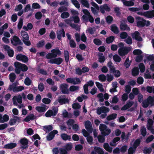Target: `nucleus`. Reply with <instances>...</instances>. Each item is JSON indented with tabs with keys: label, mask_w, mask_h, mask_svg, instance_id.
<instances>
[{
	"label": "nucleus",
	"mask_w": 154,
	"mask_h": 154,
	"mask_svg": "<svg viewBox=\"0 0 154 154\" xmlns=\"http://www.w3.org/2000/svg\"><path fill=\"white\" fill-rule=\"evenodd\" d=\"M137 26L139 28H142L144 26H148L150 25V22L149 20H146L143 18L140 17H136Z\"/></svg>",
	"instance_id": "obj_1"
},
{
	"label": "nucleus",
	"mask_w": 154,
	"mask_h": 154,
	"mask_svg": "<svg viewBox=\"0 0 154 154\" xmlns=\"http://www.w3.org/2000/svg\"><path fill=\"white\" fill-rule=\"evenodd\" d=\"M14 66L15 67V72L17 74H19L20 73L21 71L26 72L28 69V67L26 65L22 64L19 62H15Z\"/></svg>",
	"instance_id": "obj_2"
},
{
	"label": "nucleus",
	"mask_w": 154,
	"mask_h": 154,
	"mask_svg": "<svg viewBox=\"0 0 154 154\" xmlns=\"http://www.w3.org/2000/svg\"><path fill=\"white\" fill-rule=\"evenodd\" d=\"M82 12L85 14L82 17L83 22H87L89 21L91 23H93L94 19L89 11L87 9H84L82 10Z\"/></svg>",
	"instance_id": "obj_3"
},
{
	"label": "nucleus",
	"mask_w": 154,
	"mask_h": 154,
	"mask_svg": "<svg viewBox=\"0 0 154 154\" xmlns=\"http://www.w3.org/2000/svg\"><path fill=\"white\" fill-rule=\"evenodd\" d=\"M99 129L101 131L102 135L105 136L108 135L111 133V130L107 128V127L104 124H100L99 126Z\"/></svg>",
	"instance_id": "obj_4"
},
{
	"label": "nucleus",
	"mask_w": 154,
	"mask_h": 154,
	"mask_svg": "<svg viewBox=\"0 0 154 154\" xmlns=\"http://www.w3.org/2000/svg\"><path fill=\"white\" fill-rule=\"evenodd\" d=\"M131 48L128 47L120 48L118 50V53L120 56L123 57L127 55L131 51Z\"/></svg>",
	"instance_id": "obj_5"
},
{
	"label": "nucleus",
	"mask_w": 154,
	"mask_h": 154,
	"mask_svg": "<svg viewBox=\"0 0 154 154\" xmlns=\"http://www.w3.org/2000/svg\"><path fill=\"white\" fill-rule=\"evenodd\" d=\"M153 97L151 96H149L147 99L144 100L142 103V106L143 108H147L149 104L151 106L153 105Z\"/></svg>",
	"instance_id": "obj_6"
},
{
	"label": "nucleus",
	"mask_w": 154,
	"mask_h": 154,
	"mask_svg": "<svg viewBox=\"0 0 154 154\" xmlns=\"http://www.w3.org/2000/svg\"><path fill=\"white\" fill-rule=\"evenodd\" d=\"M11 44L14 46H16L18 45H22L23 44L19 38L16 35L14 36L12 39H11Z\"/></svg>",
	"instance_id": "obj_7"
},
{
	"label": "nucleus",
	"mask_w": 154,
	"mask_h": 154,
	"mask_svg": "<svg viewBox=\"0 0 154 154\" xmlns=\"http://www.w3.org/2000/svg\"><path fill=\"white\" fill-rule=\"evenodd\" d=\"M58 111V109L56 108L53 109V110L49 109L45 113V116L47 117H50L51 116H54L57 115Z\"/></svg>",
	"instance_id": "obj_8"
},
{
	"label": "nucleus",
	"mask_w": 154,
	"mask_h": 154,
	"mask_svg": "<svg viewBox=\"0 0 154 154\" xmlns=\"http://www.w3.org/2000/svg\"><path fill=\"white\" fill-rule=\"evenodd\" d=\"M63 61V59L61 57H55L53 59H50L48 61V63L51 64H56L57 65H59L61 64Z\"/></svg>",
	"instance_id": "obj_9"
},
{
	"label": "nucleus",
	"mask_w": 154,
	"mask_h": 154,
	"mask_svg": "<svg viewBox=\"0 0 154 154\" xmlns=\"http://www.w3.org/2000/svg\"><path fill=\"white\" fill-rule=\"evenodd\" d=\"M68 85L65 83L62 84L60 85V89L63 94H69V90L68 89Z\"/></svg>",
	"instance_id": "obj_10"
},
{
	"label": "nucleus",
	"mask_w": 154,
	"mask_h": 154,
	"mask_svg": "<svg viewBox=\"0 0 154 154\" xmlns=\"http://www.w3.org/2000/svg\"><path fill=\"white\" fill-rule=\"evenodd\" d=\"M17 122L18 123L20 122V117L14 116L13 119H10L9 123L10 125L12 126L15 125Z\"/></svg>",
	"instance_id": "obj_11"
},
{
	"label": "nucleus",
	"mask_w": 154,
	"mask_h": 154,
	"mask_svg": "<svg viewBox=\"0 0 154 154\" xmlns=\"http://www.w3.org/2000/svg\"><path fill=\"white\" fill-rule=\"evenodd\" d=\"M140 35L139 32L136 31L132 33L131 36L133 39H134L140 42L142 41V38Z\"/></svg>",
	"instance_id": "obj_12"
},
{
	"label": "nucleus",
	"mask_w": 154,
	"mask_h": 154,
	"mask_svg": "<svg viewBox=\"0 0 154 154\" xmlns=\"http://www.w3.org/2000/svg\"><path fill=\"white\" fill-rule=\"evenodd\" d=\"M57 39L60 40H61L62 36L63 37H65V32L63 28L57 30Z\"/></svg>",
	"instance_id": "obj_13"
},
{
	"label": "nucleus",
	"mask_w": 154,
	"mask_h": 154,
	"mask_svg": "<svg viewBox=\"0 0 154 154\" xmlns=\"http://www.w3.org/2000/svg\"><path fill=\"white\" fill-rule=\"evenodd\" d=\"M20 143L22 145L21 147L23 149H26L28 147V141L26 138L21 139L20 140Z\"/></svg>",
	"instance_id": "obj_14"
},
{
	"label": "nucleus",
	"mask_w": 154,
	"mask_h": 154,
	"mask_svg": "<svg viewBox=\"0 0 154 154\" xmlns=\"http://www.w3.org/2000/svg\"><path fill=\"white\" fill-rule=\"evenodd\" d=\"M85 128L89 132L91 133L93 131V128L91 122L89 120L85 122Z\"/></svg>",
	"instance_id": "obj_15"
},
{
	"label": "nucleus",
	"mask_w": 154,
	"mask_h": 154,
	"mask_svg": "<svg viewBox=\"0 0 154 154\" xmlns=\"http://www.w3.org/2000/svg\"><path fill=\"white\" fill-rule=\"evenodd\" d=\"M110 8L107 5V4H105L103 5L100 6V10L102 14H104L105 13V10L107 11H110Z\"/></svg>",
	"instance_id": "obj_16"
},
{
	"label": "nucleus",
	"mask_w": 154,
	"mask_h": 154,
	"mask_svg": "<svg viewBox=\"0 0 154 154\" xmlns=\"http://www.w3.org/2000/svg\"><path fill=\"white\" fill-rule=\"evenodd\" d=\"M113 63L111 61H109L107 64V66L109 69V72L110 73H114L116 72V68L113 65Z\"/></svg>",
	"instance_id": "obj_17"
},
{
	"label": "nucleus",
	"mask_w": 154,
	"mask_h": 154,
	"mask_svg": "<svg viewBox=\"0 0 154 154\" xmlns=\"http://www.w3.org/2000/svg\"><path fill=\"white\" fill-rule=\"evenodd\" d=\"M65 97L64 95H61L59 97L58 102L61 104H65L66 103L69 102V100L67 98H61V97Z\"/></svg>",
	"instance_id": "obj_18"
},
{
	"label": "nucleus",
	"mask_w": 154,
	"mask_h": 154,
	"mask_svg": "<svg viewBox=\"0 0 154 154\" xmlns=\"http://www.w3.org/2000/svg\"><path fill=\"white\" fill-rule=\"evenodd\" d=\"M51 52L53 53L55 58L57 56H60L61 54V52L58 48H56L52 49Z\"/></svg>",
	"instance_id": "obj_19"
},
{
	"label": "nucleus",
	"mask_w": 154,
	"mask_h": 154,
	"mask_svg": "<svg viewBox=\"0 0 154 154\" xmlns=\"http://www.w3.org/2000/svg\"><path fill=\"white\" fill-rule=\"evenodd\" d=\"M17 146V144L16 143H11L5 145L4 148L6 149H11Z\"/></svg>",
	"instance_id": "obj_20"
},
{
	"label": "nucleus",
	"mask_w": 154,
	"mask_h": 154,
	"mask_svg": "<svg viewBox=\"0 0 154 154\" xmlns=\"http://www.w3.org/2000/svg\"><path fill=\"white\" fill-rule=\"evenodd\" d=\"M60 136L62 139L65 141L68 140L69 141H71V137L70 135H68L66 134H62Z\"/></svg>",
	"instance_id": "obj_21"
},
{
	"label": "nucleus",
	"mask_w": 154,
	"mask_h": 154,
	"mask_svg": "<svg viewBox=\"0 0 154 154\" xmlns=\"http://www.w3.org/2000/svg\"><path fill=\"white\" fill-rule=\"evenodd\" d=\"M139 73V68L137 67H134L131 70V75L133 76H136Z\"/></svg>",
	"instance_id": "obj_22"
},
{
	"label": "nucleus",
	"mask_w": 154,
	"mask_h": 154,
	"mask_svg": "<svg viewBox=\"0 0 154 154\" xmlns=\"http://www.w3.org/2000/svg\"><path fill=\"white\" fill-rule=\"evenodd\" d=\"M29 39V36H26V37L23 38L22 41L24 43L26 46H29L31 45V43Z\"/></svg>",
	"instance_id": "obj_23"
},
{
	"label": "nucleus",
	"mask_w": 154,
	"mask_h": 154,
	"mask_svg": "<svg viewBox=\"0 0 154 154\" xmlns=\"http://www.w3.org/2000/svg\"><path fill=\"white\" fill-rule=\"evenodd\" d=\"M110 28L111 30L115 34H117L119 33L118 28L116 24H112Z\"/></svg>",
	"instance_id": "obj_24"
},
{
	"label": "nucleus",
	"mask_w": 154,
	"mask_h": 154,
	"mask_svg": "<svg viewBox=\"0 0 154 154\" xmlns=\"http://www.w3.org/2000/svg\"><path fill=\"white\" fill-rule=\"evenodd\" d=\"M120 28L121 30L125 31L126 30L128 31L130 30V28L128 26V25L122 23L120 24Z\"/></svg>",
	"instance_id": "obj_25"
},
{
	"label": "nucleus",
	"mask_w": 154,
	"mask_h": 154,
	"mask_svg": "<svg viewBox=\"0 0 154 154\" xmlns=\"http://www.w3.org/2000/svg\"><path fill=\"white\" fill-rule=\"evenodd\" d=\"M98 56L99 62L100 63H103L106 59L104 56L103 55V53H100L98 54Z\"/></svg>",
	"instance_id": "obj_26"
},
{
	"label": "nucleus",
	"mask_w": 154,
	"mask_h": 154,
	"mask_svg": "<svg viewBox=\"0 0 154 154\" xmlns=\"http://www.w3.org/2000/svg\"><path fill=\"white\" fill-rule=\"evenodd\" d=\"M115 39V36L113 35L110 36L106 38V42L108 44L112 43Z\"/></svg>",
	"instance_id": "obj_27"
},
{
	"label": "nucleus",
	"mask_w": 154,
	"mask_h": 154,
	"mask_svg": "<svg viewBox=\"0 0 154 154\" xmlns=\"http://www.w3.org/2000/svg\"><path fill=\"white\" fill-rule=\"evenodd\" d=\"M53 129V127L51 125H49L44 126L43 127V130L46 132H49Z\"/></svg>",
	"instance_id": "obj_28"
},
{
	"label": "nucleus",
	"mask_w": 154,
	"mask_h": 154,
	"mask_svg": "<svg viewBox=\"0 0 154 154\" xmlns=\"http://www.w3.org/2000/svg\"><path fill=\"white\" fill-rule=\"evenodd\" d=\"M117 116V115L116 113H112L107 116L106 119L108 121H110L115 119Z\"/></svg>",
	"instance_id": "obj_29"
},
{
	"label": "nucleus",
	"mask_w": 154,
	"mask_h": 154,
	"mask_svg": "<svg viewBox=\"0 0 154 154\" xmlns=\"http://www.w3.org/2000/svg\"><path fill=\"white\" fill-rule=\"evenodd\" d=\"M131 61H130L128 57L126 58L124 63V66H125L126 68H128L131 65Z\"/></svg>",
	"instance_id": "obj_30"
},
{
	"label": "nucleus",
	"mask_w": 154,
	"mask_h": 154,
	"mask_svg": "<svg viewBox=\"0 0 154 154\" xmlns=\"http://www.w3.org/2000/svg\"><path fill=\"white\" fill-rule=\"evenodd\" d=\"M94 151L98 154H103L104 152L102 149L98 147H95L94 148Z\"/></svg>",
	"instance_id": "obj_31"
},
{
	"label": "nucleus",
	"mask_w": 154,
	"mask_h": 154,
	"mask_svg": "<svg viewBox=\"0 0 154 154\" xmlns=\"http://www.w3.org/2000/svg\"><path fill=\"white\" fill-rule=\"evenodd\" d=\"M105 136L99 135L97 136L98 141L100 143H103L105 142Z\"/></svg>",
	"instance_id": "obj_32"
},
{
	"label": "nucleus",
	"mask_w": 154,
	"mask_h": 154,
	"mask_svg": "<svg viewBox=\"0 0 154 154\" xmlns=\"http://www.w3.org/2000/svg\"><path fill=\"white\" fill-rule=\"evenodd\" d=\"M13 97V99H15L18 103L21 104L22 103V97L20 95H19L17 96H14Z\"/></svg>",
	"instance_id": "obj_33"
},
{
	"label": "nucleus",
	"mask_w": 154,
	"mask_h": 154,
	"mask_svg": "<svg viewBox=\"0 0 154 154\" xmlns=\"http://www.w3.org/2000/svg\"><path fill=\"white\" fill-rule=\"evenodd\" d=\"M69 12L65 11L62 12L60 15V17L62 19L66 18L69 16Z\"/></svg>",
	"instance_id": "obj_34"
},
{
	"label": "nucleus",
	"mask_w": 154,
	"mask_h": 154,
	"mask_svg": "<svg viewBox=\"0 0 154 154\" xmlns=\"http://www.w3.org/2000/svg\"><path fill=\"white\" fill-rule=\"evenodd\" d=\"M9 79L11 82H13L16 79V75L13 72L10 73L9 75Z\"/></svg>",
	"instance_id": "obj_35"
},
{
	"label": "nucleus",
	"mask_w": 154,
	"mask_h": 154,
	"mask_svg": "<svg viewBox=\"0 0 154 154\" xmlns=\"http://www.w3.org/2000/svg\"><path fill=\"white\" fill-rule=\"evenodd\" d=\"M80 3L84 6L87 8H89V5L88 0H81Z\"/></svg>",
	"instance_id": "obj_36"
},
{
	"label": "nucleus",
	"mask_w": 154,
	"mask_h": 154,
	"mask_svg": "<svg viewBox=\"0 0 154 154\" xmlns=\"http://www.w3.org/2000/svg\"><path fill=\"white\" fill-rule=\"evenodd\" d=\"M35 109L39 112H43L46 111L45 107L40 106H36L35 108Z\"/></svg>",
	"instance_id": "obj_37"
},
{
	"label": "nucleus",
	"mask_w": 154,
	"mask_h": 154,
	"mask_svg": "<svg viewBox=\"0 0 154 154\" xmlns=\"http://www.w3.org/2000/svg\"><path fill=\"white\" fill-rule=\"evenodd\" d=\"M113 58L114 60L116 62H120L121 60V58L117 54L114 55Z\"/></svg>",
	"instance_id": "obj_38"
},
{
	"label": "nucleus",
	"mask_w": 154,
	"mask_h": 154,
	"mask_svg": "<svg viewBox=\"0 0 154 154\" xmlns=\"http://www.w3.org/2000/svg\"><path fill=\"white\" fill-rule=\"evenodd\" d=\"M67 10V8L66 7L64 6H61L58 9V12L60 13L65 12Z\"/></svg>",
	"instance_id": "obj_39"
},
{
	"label": "nucleus",
	"mask_w": 154,
	"mask_h": 154,
	"mask_svg": "<svg viewBox=\"0 0 154 154\" xmlns=\"http://www.w3.org/2000/svg\"><path fill=\"white\" fill-rule=\"evenodd\" d=\"M79 89V87L77 86L72 85L69 88V91L73 92Z\"/></svg>",
	"instance_id": "obj_40"
},
{
	"label": "nucleus",
	"mask_w": 154,
	"mask_h": 154,
	"mask_svg": "<svg viewBox=\"0 0 154 154\" xmlns=\"http://www.w3.org/2000/svg\"><path fill=\"white\" fill-rule=\"evenodd\" d=\"M64 57L66 62L68 63L69 60V54L67 50L64 51Z\"/></svg>",
	"instance_id": "obj_41"
},
{
	"label": "nucleus",
	"mask_w": 154,
	"mask_h": 154,
	"mask_svg": "<svg viewBox=\"0 0 154 154\" xmlns=\"http://www.w3.org/2000/svg\"><path fill=\"white\" fill-rule=\"evenodd\" d=\"M71 2L76 8L79 9L80 8V4L77 0H71Z\"/></svg>",
	"instance_id": "obj_42"
},
{
	"label": "nucleus",
	"mask_w": 154,
	"mask_h": 154,
	"mask_svg": "<svg viewBox=\"0 0 154 154\" xmlns=\"http://www.w3.org/2000/svg\"><path fill=\"white\" fill-rule=\"evenodd\" d=\"M96 85L101 92H103L104 89L103 87V85L101 84L98 82H96Z\"/></svg>",
	"instance_id": "obj_43"
},
{
	"label": "nucleus",
	"mask_w": 154,
	"mask_h": 154,
	"mask_svg": "<svg viewBox=\"0 0 154 154\" xmlns=\"http://www.w3.org/2000/svg\"><path fill=\"white\" fill-rule=\"evenodd\" d=\"M94 43L97 45L99 46L102 45V42L98 38H95L93 40Z\"/></svg>",
	"instance_id": "obj_44"
},
{
	"label": "nucleus",
	"mask_w": 154,
	"mask_h": 154,
	"mask_svg": "<svg viewBox=\"0 0 154 154\" xmlns=\"http://www.w3.org/2000/svg\"><path fill=\"white\" fill-rule=\"evenodd\" d=\"M140 142L141 140L140 139L138 138L137 139L134 141L133 144V146L134 147L137 148L140 145Z\"/></svg>",
	"instance_id": "obj_45"
},
{
	"label": "nucleus",
	"mask_w": 154,
	"mask_h": 154,
	"mask_svg": "<svg viewBox=\"0 0 154 154\" xmlns=\"http://www.w3.org/2000/svg\"><path fill=\"white\" fill-rule=\"evenodd\" d=\"M113 20V18L112 16L109 15L106 18V23L108 24H111Z\"/></svg>",
	"instance_id": "obj_46"
},
{
	"label": "nucleus",
	"mask_w": 154,
	"mask_h": 154,
	"mask_svg": "<svg viewBox=\"0 0 154 154\" xmlns=\"http://www.w3.org/2000/svg\"><path fill=\"white\" fill-rule=\"evenodd\" d=\"M139 67L141 72L143 73L145 71V67L143 63H141L139 64Z\"/></svg>",
	"instance_id": "obj_47"
},
{
	"label": "nucleus",
	"mask_w": 154,
	"mask_h": 154,
	"mask_svg": "<svg viewBox=\"0 0 154 154\" xmlns=\"http://www.w3.org/2000/svg\"><path fill=\"white\" fill-rule=\"evenodd\" d=\"M140 131L141 134L143 136L145 137L146 135V131L144 126L142 127Z\"/></svg>",
	"instance_id": "obj_48"
},
{
	"label": "nucleus",
	"mask_w": 154,
	"mask_h": 154,
	"mask_svg": "<svg viewBox=\"0 0 154 154\" xmlns=\"http://www.w3.org/2000/svg\"><path fill=\"white\" fill-rule=\"evenodd\" d=\"M14 89L15 92H19L24 90V87L23 86H16Z\"/></svg>",
	"instance_id": "obj_49"
},
{
	"label": "nucleus",
	"mask_w": 154,
	"mask_h": 154,
	"mask_svg": "<svg viewBox=\"0 0 154 154\" xmlns=\"http://www.w3.org/2000/svg\"><path fill=\"white\" fill-rule=\"evenodd\" d=\"M98 78L100 81L103 82H105L106 80V76L103 74L99 75Z\"/></svg>",
	"instance_id": "obj_50"
},
{
	"label": "nucleus",
	"mask_w": 154,
	"mask_h": 154,
	"mask_svg": "<svg viewBox=\"0 0 154 154\" xmlns=\"http://www.w3.org/2000/svg\"><path fill=\"white\" fill-rule=\"evenodd\" d=\"M87 30L90 34L93 35L95 32L96 29L94 27L92 28L91 27H89L88 28Z\"/></svg>",
	"instance_id": "obj_51"
},
{
	"label": "nucleus",
	"mask_w": 154,
	"mask_h": 154,
	"mask_svg": "<svg viewBox=\"0 0 154 154\" xmlns=\"http://www.w3.org/2000/svg\"><path fill=\"white\" fill-rule=\"evenodd\" d=\"M72 108L75 109H78L81 107V106L78 103H74L72 105Z\"/></svg>",
	"instance_id": "obj_52"
},
{
	"label": "nucleus",
	"mask_w": 154,
	"mask_h": 154,
	"mask_svg": "<svg viewBox=\"0 0 154 154\" xmlns=\"http://www.w3.org/2000/svg\"><path fill=\"white\" fill-rule=\"evenodd\" d=\"M152 151L151 148L149 147V148H145L143 150V153L146 154H149L151 153Z\"/></svg>",
	"instance_id": "obj_53"
},
{
	"label": "nucleus",
	"mask_w": 154,
	"mask_h": 154,
	"mask_svg": "<svg viewBox=\"0 0 154 154\" xmlns=\"http://www.w3.org/2000/svg\"><path fill=\"white\" fill-rule=\"evenodd\" d=\"M23 19L20 18L19 20V22L17 24V28L19 29H20L23 26Z\"/></svg>",
	"instance_id": "obj_54"
},
{
	"label": "nucleus",
	"mask_w": 154,
	"mask_h": 154,
	"mask_svg": "<svg viewBox=\"0 0 154 154\" xmlns=\"http://www.w3.org/2000/svg\"><path fill=\"white\" fill-rule=\"evenodd\" d=\"M136 149V148L133 147H131L129 148L128 150V154H133L135 152Z\"/></svg>",
	"instance_id": "obj_55"
},
{
	"label": "nucleus",
	"mask_w": 154,
	"mask_h": 154,
	"mask_svg": "<svg viewBox=\"0 0 154 154\" xmlns=\"http://www.w3.org/2000/svg\"><path fill=\"white\" fill-rule=\"evenodd\" d=\"M133 53L134 55L138 56L141 54L142 51L140 49H135L134 50Z\"/></svg>",
	"instance_id": "obj_56"
},
{
	"label": "nucleus",
	"mask_w": 154,
	"mask_h": 154,
	"mask_svg": "<svg viewBox=\"0 0 154 154\" xmlns=\"http://www.w3.org/2000/svg\"><path fill=\"white\" fill-rule=\"evenodd\" d=\"M69 44L71 48H75L76 46V43L73 39H72L69 41Z\"/></svg>",
	"instance_id": "obj_57"
},
{
	"label": "nucleus",
	"mask_w": 154,
	"mask_h": 154,
	"mask_svg": "<svg viewBox=\"0 0 154 154\" xmlns=\"http://www.w3.org/2000/svg\"><path fill=\"white\" fill-rule=\"evenodd\" d=\"M72 18L74 22L75 23H78L79 22L80 19L78 16H72V17H70L71 19Z\"/></svg>",
	"instance_id": "obj_58"
},
{
	"label": "nucleus",
	"mask_w": 154,
	"mask_h": 154,
	"mask_svg": "<svg viewBox=\"0 0 154 154\" xmlns=\"http://www.w3.org/2000/svg\"><path fill=\"white\" fill-rule=\"evenodd\" d=\"M128 35V34L126 32H123L120 33V37L122 39H125L127 38Z\"/></svg>",
	"instance_id": "obj_59"
},
{
	"label": "nucleus",
	"mask_w": 154,
	"mask_h": 154,
	"mask_svg": "<svg viewBox=\"0 0 154 154\" xmlns=\"http://www.w3.org/2000/svg\"><path fill=\"white\" fill-rule=\"evenodd\" d=\"M42 101L45 104H48L51 103V100L50 99L45 97L42 99Z\"/></svg>",
	"instance_id": "obj_60"
},
{
	"label": "nucleus",
	"mask_w": 154,
	"mask_h": 154,
	"mask_svg": "<svg viewBox=\"0 0 154 154\" xmlns=\"http://www.w3.org/2000/svg\"><path fill=\"white\" fill-rule=\"evenodd\" d=\"M45 44V41L42 40L41 41L39 42L37 45L38 48H40L42 47Z\"/></svg>",
	"instance_id": "obj_61"
},
{
	"label": "nucleus",
	"mask_w": 154,
	"mask_h": 154,
	"mask_svg": "<svg viewBox=\"0 0 154 154\" xmlns=\"http://www.w3.org/2000/svg\"><path fill=\"white\" fill-rule=\"evenodd\" d=\"M143 56L141 55L137 56L135 59V61L137 62H140L143 59Z\"/></svg>",
	"instance_id": "obj_62"
},
{
	"label": "nucleus",
	"mask_w": 154,
	"mask_h": 154,
	"mask_svg": "<svg viewBox=\"0 0 154 154\" xmlns=\"http://www.w3.org/2000/svg\"><path fill=\"white\" fill-rule=\"evenodd\" d=\"M42 17V14L40 12H37L35 14V18L37 20H40Z\"/></svg>",
	"instance_id": "obj_63"
},
{
	"label": "nucleus",
	"mask_w": 154,
	"mask_h": 154,
	"mask_svg": "<svg viewBox=\"0 0 154 154\" xmlns=\"http://www.w3.org/2000/svg\"><path fill=\"white\" fill-rule=\"evenodd\" d=\"M54 54L51 52L48 53L46 56V57L47 59H52L55 58L54 56Z\"/></svg>",
	"instance_id": "obj_64"
}]
</instances>
